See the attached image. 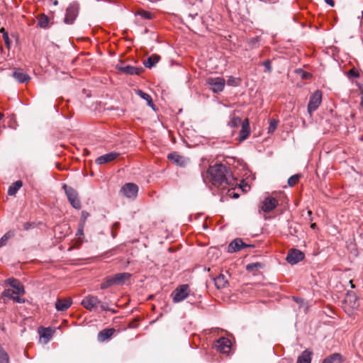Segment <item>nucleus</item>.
Masks as SVG:
<instances>
[{
  "instance_id": "1",
  "label": "nucleus",
  "mask_w": 363,
  "mask_h": 363,
  "mask_svg": "<svg viewBox=\"0 0 363 363\" xmlns=\"http://www.w3.org/2000/svg\"><path fill=\"white\" fill-rule=\"evenodd\" d=\"M207 172L210 176L213 184L215 186L225 188L226 186H233L235 184L236 179L232 174V172L222 164H216L213 166H210Z\"/></svg>"
},
{
  "instance_id": "2",
  "label": "nucleus",
  "mask_w": 363,
  "mask_h": 363,
  "mask_svg": "<svg viewBox=\"0 0 363 363\" xmlns=\"http://www.w3.org/2000/svg\"><path fill=\"white\" fill-rule=\"evenodd\" d=\"M191 290L188 284L178 286L171 294L174 303H179L185 300L190 294Z\"/></svg>"
},
{
  "instance_id": "3",
  "label": "nucleus",
  "mask_w": 363,
  "mask_h": 363,
  "mask_svg": "<svg viewBox=\"0 0 363 363\" xmlns=\"http://www.w3.org/2000/svg\"><path fill=\"white\" fill-rule=\"evenodd\" d=\"M62 189L65 190L67 199L72 206L76 209L81 208V202L79 199L77 191L65 184L62 185Z\"/></svg>"
},
{
  "instance_id": "4",
  "label": "nucleus",
  "mask_w": 363,
  "mask_h": 363,
  "mask_svg": "<svg viewBox=\"0 0 363 363\" xmlns=\"http://www.w3.org/2000/svg\"><path fill=\"white\" fill-rule=\"evenodd\" d=\"M206 84L213 93H219L224 89L225 80L223 77H210L206 79Z\"/></svg>"
},
{
  "instance_id": "5",
  "label": "nucleus",
  "mask_w": 363,
  "mask_h": 363,
  "mask_svg": "<svg viewBox=\"0 0 363 363\" xmlns=\"http://www.w3.org/2000/svg\"><path fill=\"white\" fill-rule=\"evenodd\" d=\"M100 303V299L94 295L86 296L81 303L82 306L89 311H95Z\"/></svg>"
},
{
  "instance_id": "6",
  "label": "nucleus",
  "mask_w": 363,
  "mask_h": 363,
  "mask_svg": "<svg viewBox=\"0 0 363 363\" xmlns=\"http://www.w3.org/2000/svg\"><path fill=\"white\" fill-rule=\"evenodd\" d=\"M214 347L218 352L228 354L231 350L232 343L228 338L223 337L216 341Z\"/></svg>"
},
{
  "instance_id": "7",
  "label": "nucleus",
  "mask_w": 363,
  "mask_h": 363,
  "mask_svg": "<svg viewBox=\"0 0 363 363\" xmlns=\"http://www.w3.org/2000/svg\"><path fill=\"white\" fill-rule=\"evenodd\" d=\"M322 101V92L316 90L310 97L308 104V111L311 113L315 111L320 105Z\"/></svg>"
},
{
  "instance_id": "8",
  "label": "nucleus",
  "mask_w": 363,
  "mask_h": 363,
  "mask_svg": "<svg viewBox=\"0 0 363 363\" xmlns=\"http://www.w3.org/2000/svg\"><path fill=\"white\" fill-rule=\"evenodd\" d=\"M79 12V4L72 3L69 4L66 10L65 22L67 24H72L77 18Z\"/></svg>"
},
{
  "instance_id": "9",
  "label": "nucleus",
  "mask_w": 363,
  "mask_h": 363,
  "mask_svg": "<svg viewBox=\"0 0 363 363\" xmlns=\"http://www.w3.org/2000/svg\"><path fill=\"white\" fill-rule=\"evenodd\" d=\"M305 257L303 252L297 249H291L286 256V261L291 264H296Z\"/></svg>"
},
{
  "instance_id": "10",
  "label": "nucleus",
  "mask_w": 363,
  "mask_h": 363,
  "mask_svg": "<svg viewBox=\"0 0 363 363\" xmlns=\"http://www.w3.org/2000/svg\"><path fill=\"white\" fill-rule=\"evenodd\" d=\"M121 191L125 197L135 199L138 194V187L133 183H127L122 187Z\"/></svg>"
},
{
  "instance_id": "11",
  "label": "nucleus",
  "mask_w": 363,
  "mask_h": 363,
  "mask_svg": "<svg viewBox=\"0 0 363 363\" xmlns=\"http://www.w3.org/2000/svg\"><path fill=\"white\" fill-rule=\"evenodd\" d=\"M278 205V201L273 197L266 198L262 203L260 209L265 213L271 212Z\"/></svg>"
},
{
  "instance_id": "12",
  "label": "nucleus",
  "mask_w": 363,
  "mask_h": 363,
  "mask_svg": "<svg viewBox=\"0 0 363 363\" xmlns=\"http://www.w3.org/2000/svg\"><path fill=\"white\" fill-rule=\"evenodd\" d=\"M119 155L120 154L118 152H111L109 153L98 157L96 159V163L100 165L109 163L116 160Z\"/></svg>"
},
{
  "instance_id": "13",
  "label": "nucleus",
  "mask_w": 363,
  "mask_h": 363,
  "mask_svg": "<svg viewBox=\"0 0 363 363\" xmlns=\"http://www.w3.org/2000/svg\"><path fill=\"white\" fill-rule=\"evenodd\" d=\"M167 158L177 165L182 167H184L188 162V160L186 158L177 154V152L169 153L167 156Z\"/></svg>"
},
{
  "instance_id": "14",
  "label": "nucleus",
  "mask_w": 363,
  "mask_h": 363,
  "mask_svg": "<svg viewBox=\"0 0 363 363\" xmlns=\"http://www.w3.org/2000/svg\"><path fill=\"white\" fill-rule=\"evenodd\" d=\"M345 303L352 308H357L359 306V301L356 294L354 291H348L345 298Z\"/></svg>"
},
{
  "instance_id": "15",
  "label": "nucleus",
  "mask_w": 363,
  "mask_h": 363,
  "mask_svg": "<svg viewBox=\"0 0 363 363\" xmlns=\"http://www.w3.org/2000/svg\"><path fill=\"white\" fill-rule=\"evenodd\" d=\"M72 303L71 298H57L55 303V308L57 311H65L71 306Z\"/></svg>"
},
{
  "instance_id": "16",
  "label": "nucleus",
  "mask_w": 363,
  "mask_h": 363,
  "mask_svg": "<svg viewBox=\"0 0 363 363\" xmlns=\"http://www.w3.org/2000/svg\"><path fill=\"white\" fill-rule=\"evenodd\" d=\"M247 247L242 239L237 238L233 240L228 247V252H235Z\"/></svg>"
},
{
  "instance_id": "17",
  "label": "nucleus",
  "mask_w": 363,
  "mask_h": 363,
  "mask_svg": "<svg viewBox=\"0 0 363 363\" xmlns=\"http://www.w3.org/2000/svg\"><path fill=\"white\" fill-rule=\"evenodd\" d=\"M250 123L248 118H245L242 123V128L240 131V141L245 140L250 135Z\"/></svg>"
},
{
  "instance_id": "18",
  "label": "nucleus",
  "mask_w": 363,
  "mask_h": 363,
  "mask_svg": "<svg viewBox=\"0 0 363 363\" xmlns=\"http://www.w3.org/2000/svg\"><path fill=\"white\" fill-rule=\"evenodd\" d=\"M7 281L8 284L12 287L11 289H14L17 294L23 295L25 294L24 287L18 279H8Z\"/></svg>"
},
{
  "instance_id": "19",
  "label": "nucleus",
  "mask_w": 363,
  "mask_h": 363,
  "mask_svg": "<svg viewBox=\"0 0 363 363\" xmlns=\"http://www.w3.org/2000/svg\"><path fill=\"white\" fill-rule=\"evenodd\" d=\"M117 68L121 72L131 75L140 74L142 69L141 68H138L131 65L118 66L117 67Z\"/></svg>"
},
{
  "instance_id": "20",
  "label": "nucleus",
  "mask_w": 363,
  "mask_h": 363,
  "mask_svg": "<svg viewBox=\"0 0 363 363\" xmlns=\"http://www.w3.org/2000/svg\"><path fill=\"white\" fill-rule=\"evenodd\" d=\"M116 285H121L124 284L126 281L129 280L131 274L128 272H123L116 274L113 276Z\"/></svg>"
},
{
  "instance_id": "21",
  "label": "nucleus",
  "mask_w": 363,
  "mask_h": 363,
  "mask_svg": "<svg viewBox=\"0 0 363 363\" xmlns=\"http://www.w3.org/2000/svg\"><path fill=\"white\" fill-rule=\"evenodd\" d=\"M115 331L116 330L114 328L104 329L99 332L98 335V340L100 342H104L108 339L109 337H111L113 335Z\"/></svg>"
},
{
  "instance_id": "22",
  "label": "nucleus",
  "mask_w": 363,
  "mask_h": 363,
  "mask_svg": "<svg viewBox=\"0 0 363 363\" xmlns=\"http://www.w3.org/2000/svg\"><path fill=\"white\" fill-rule=\"evenodd\" d=\"M213 281H214L216 286L218 289L225 288L228 285V281L226 277L223 274H220L217 277L214 278Z\"/></svg>"
},
{
  "instance_id": "23",
  "label": "nucleus",
  "mask_w": 363,
  "mask_h": 363,
  "mask_svg": "<svg viewBox=\"0 0 363 363\" xmlns=\"http://www.w3.org/2000/svg\"><path fill=\"white\" fill-rule=\"evenodd\" d=\"M312 352L306 350L297 359V363H311L312 359Z\"/></svg>"
},
{
  "instance_id": "24",
  "label": "nucleus",
  "mask_w": 363,
  "mask_h": 363,
  "mask_svg": "<svg viewBox=\"0 0 363 363\" xmlns=\"http://www.w3.org/2000/svg\"><path fill=\"white\" fill-rule=\"evenodd\" d=\"M343 357L340 353H334L323 359L322 363H342Z\"/></svg>"
},
{
  "instance_id": "25",
  "label": "nucleus",
  "mask_w": 363,
  "mask_h": 363,
  "mask_svg": "<svg viewBox=\"0 0 363 363\" xmlns=\"http://www.w3.org/2000/svg\"><path fill=\"white\" fill-rule=\"evenodd\" d=\"M160 60V56L157 54H153L144 62V65L146 67L151 68L154 67Z\"/></svg>"
},
{
  "instance_id": "26",
  "label": "nucleus",
  "mask_w": 363,
  "mask_h": 363,
  "mask_svg": "<svg viewBox=\"0 0 363 363\" xmlns=\"http://www.w3.org/2000/svg\"><path fill=\"white\" fill-rule=\"evenodd\" d=\"M13 77L20 83H23L30 80V77L26 74L19 70L13 73Z\"/></svg>"
},
{
  "instance_id": "27",
  "label": "nucleus",
  "mask_w": 363,
  "mask_h": 363,
  "mask_svg": "<svg viewBox=\"0 0 363 363\" xmlns=\"http://www.w3.org/2000/svg\"><path fill=\"white\" fill-rule=\"evenodd\" d=\"M22 186L23 182L21 180L15 182L9 186L8 189V194L9 196H15Z\"/></svg>"
},
{
  "instance_id": "28",
  "label": "nucleus",
  "mask_w": 363,
  "mask_h": 363,
  "mask_svg": "<svg viewBox=\"0 0 363 363\" xmlns=\"http://www.w3.org/2000/svg\"><path fill=\"white\" fill-rule=\"evenodd\" d=\"M113 285H116L113 276L106 277L104 278L100 285L101 289H108Z\"/></svg>"
},
{
  "instance_id": "29",
  "label": "nucleus",
  "mask_w": 363,
  "mask_h": 363,
  "mask_svg": "<svg viewBox=\"0 0 363 363\" xmlns=\"http://www.w3.org/2000/svg\"><path fill=\"white\" fill-rule=\"evenodd\" d=\"M137 94L140 96L142 99H145L147 101V104L149 106L153 108L154 104L152 97L148 94L143 91L142 90H138Z\"/></svg>"
},
{
  "instance_id": "30",
  "label": "nucleus",
  "mask_w": 363,
  "mask_h": 363,
  "mask_svg": "<svg viewBox=\"0 0 363 363\" xmlns=\"http://www.w3.org/2000/svg\"><path fill=\"white\" fill-rule=\"evenodd\" d=\"M49 18L45 14L40 15L38 21V26L42 28H46L48 26Z\"/></svg>"
},
{
  "instance_id": "31",
  "label": "nucleus",
  "mask_w": 363,
  "mask_h": 363,
  "mask_svg": "<svg viewBox=\"0 0 363 363\" xmlns=\"http://www.w3.org/2000/svg\"><path fill=\"white\" fill-rule=\"evenodd\" d=\"M135 16H140L144 19L151 20L154 18V14L150 11L140 9L135 13Z\"/></svg>"
},
{
  "instance_id": "32",
  "label": "nucleus",
  "mask_w": 363,
  "mask_h": 363,
  "mask_svg": "<svg viewBox=\"0 0 363 363\" xmlns=\"http://www.w3.org/2000/svg\"><path fill=\"white\" fill-rule=\"evenodd\" d=\"M15 233L13 230H9L5 233L0 239V247H3L6 245L7 241L14 236Z\"/></svg>"
},
{
  "instance_id": "33",
  "label": "nucleus",
  "mask_w": 363,
  "mask_h": 363,
  "mask_svg": "<svg viewBox=\"0 0 363 363\" xmlns=\"http://www.w3.org/2000/svg\"><path fill=\"white\" fill-rule=\"evenodd\" d=\"M241 123L242 122L240 117L233 115L230 117V121H229L228 125L232 128H237Z\"/></svg>"
},
{
  "instance_id": "34",
  "label": "nucleus",
  "mask_w": 363,
  "mask_h": 363,
  "mask_svg": "<svg viewBox=\"0 0 363 363\" xmlns=\"http://www.w3.org/2000/svg\"><path fill=\"white\" fill-rule=\"evenodd\" d=\"M301 175L300 174H296L291 177H290L288 179V184L289 186H295L299 181Z\"/></svg>"
},
{
  "instance_id": "35",
  "label": "nucleus",
  "mask_w": 363,
  "mask_h": 363,
  "mask_svg": "<svg viewBox=\"0 0 363 363\" xmlns=\"http://www.w3.org/2000/svg\"><path fill=\"white\" fill-rule=\"evenodd\" d=\"M240 82L241 80L240 78H236L233 76H230L228 79L227 84L228 86H237L240 84Z\"/></svg>"
},
{
  "instance_id": "36",
  "label": "nucleus",
  "mask_w": 363,
  "mask_h": 363,
  "mask_svg": "<svg viewBox=\"0 0 363 363\" xmlns=\"http://www.w3.org/2000/svg\"><path fill=\"white\" fill-rule=\"evenodd\" d=\"M16 295L18 294L14 289H7L3 292V296L9 299H13Z\"/></svg>"
},
{
  "instance_id": "37",
  "label": "nucleus",
  "mask_w": 363,
  "mask_h": 363,
  "mask_svg": "<svg viewBox=\"0 0 363 363\" xmlns=\"http://www.w3.org/2000/svg\"><path fill=\"white\" fill-rule=\"evenodd\" d=\"M262 265L259 262L251 263L247 265L246 269L249 272H254L259 268H262Z\"/></svg>"
},
{
  "instance_id": "38",
  "label": "nucleus",
  "mask_w": 363,
  "mask_h": 363,
  "mask_svg": "<svg viewBox=\"0 0 363 363\" xmlns=\"http://www.w3.org/2000/svg\"><path fill=\"white\" fill-rule=\"evenodd\" d=\"M0 363H9V355L2 349H0Z\"/></svg>"
},
{
  "instance_id": "39",
  "label": "nucleus",
  "mask_w": 363,
  "mask_h": 363,
  "mask_svg": "<svg viewBox=\"0 0 363 363\" xmlns=\"http://www.w3.org/2000/svg\"><path fill=\"white\" fill-rule=\"evenodd\" d=\"M52 335V331L50 328H44L40 337L49 340Z\"/></svg>"
},
{
  "instance_id": "40",
  "label": "nucleus",
  "mask_w": 363,
  "mask_h": 363,
  "mask_svg": "<svg viewBox=\"0 0 363 363\" xmlns=\"http://www.w3.org/2000/svg\"><path fill=\"white\" fill-rule=\"evenodd\" d=\"M277 125H278V121L275 119H271L270 121H269V128H268V133H273L277 127Z\"/></svg>"
},
{
  "instance_id": "41",
  "label": "nucleus",
  "mask_w": 363,
  "mask_h": 363,
  "mask_svg": "<svg viewBox=\"0 0 363 363\" xmlns=\"http://www.w3.org/2000/svg\"><path fill=\"white\" fill-rule=\"evenodd\" d=\"M102 311H111L113 313H116L117 311L116 310L110 308L106 303L101 302L99 306Z\"/></svg>"
},
{
  "instance_id": "42",
  "label": "nucleus",
  "mask_w": 363,
  "mask_h": 363,
  "mask_svg": "<svg viewBox=\"0 0 363 363\" xmlns=\"http://www.w3.org/2000/svg\"><path fill=\"white\" fill-rule=\"evenodd\" d=\"M3 39L4 40L6 47L9 50L11 48V41L9 39V34L4 33V36Z\"/></svg>"
},
{
  "instance_id": "43",
  "label": "nucleus",
  "mask_w": 363,
  "mask_h": 363,
  "mask_svg": "<svg viewBox=\"0 0 363 363\" xmlns=\"http://www.w3.org/2000/svg\"><path fill=\"white\" fill-rule=\"evenodd\" d=\"M34 227V223H25L23 224V229L25 230H30V228H33Z\"/></svg>"
},
{
  "instance_id": "44",
  "label": "nucleus",
  "mask_w": 363,
  "mask_h": 363,
  "mask_svg": "<svg viewBox=\"0 0 363 363\" xmlns=\"http://www.w3.org/2000/svg\"><path fill=\"white\" fill-rule=\"evenodd\" d=\"M263 65L265 67L267 70L270 72L272 70L271 62L269 60H266L263 62Z\"/></svg>"
},
{
  "instance_id": "45",
  "label": "nucleus",
  "mask_w": 363,
  "mask_h": 363,
  "mask_svg": "<svg viewBox=\"0 0 363 363\" xmlns=\"http://www.w3.org/2000/svg\"><path fill=\"white\" fill-rule=\"evenodd\" d=\"M13 300L17 303H24L25 302V299L23 298H21L19 297V295H16L14 296V298H13Z\"/></svg>"
},
{
  "instance_id": "46",
  "label": "nucleus",
  "mask_w": 363,
  "mask_h": 363,
  "mask_svg": "<svg viewBox=\"0 0 363 363\" xmlns=\"http://www.w3.org/2000/svg\"><path fill=\"white\" fill-rule=\"evenodd\" d=\"M349 74L357 78L359 77V73L357 70L352 69L349 71Z\"/></svg>"
},
{
  "instance_id": "47",
  "label": "nucleus",
  "mask_w": 363,
  "mask_h": 363,
  "mask_svg": "<svg viewBox=\"0 0 363 363\" xmlns=\"http://www.w3.org/2000/svg\"><path fill=\"white\" fill-rule=\"evenodd\" d=\"M228 195H229L230 197H232V198H235V199L238 198V194L234 193V191H232V190H230V189H229V190H228Z\"/></svg>"
},
{
  "instance_id": "48",
  "label": "nucleus",
  "mask_w": 363,
  "mask_h": 363,
  "mask_svg": "<svg viewBox=\"0 0 363 363\" xmlns=\"http://www.w3.org/2000/svg\"><path fill=\"white\" fill-rule=\"evenodd\" d=\"M361 94H360V105L363 106V88H361Z\"/></svg>"
},
{
  "instance_id": "49",
  "label": "nucleus",
  "mask_w": 363,
  "mask_h": 363,
  "mask_svg": "<svg viewBox=\"0 0 363 363\" xmlns=\"http://www.w3.org/2000/svg\"><path fill=\"white\" fill-rule=\"evenodd\" d=\"M83 234H84V233H83V227H82V228L78 229L77 233V235L81 236V235H83Z\"/></svg>"
},
{
  "instance_id": "50",
  "label": "nucleus",
  "mask_w": 363,
  "mask_h": 363,
  "mask_svg": "<svg viewBox=\"0 0 363 363\" xmlns=\"http://www.w3.org/2000/svg\"><path fill=\"white\" fill-rule=\"evenodd\" d=\"M325 2L332 7L335 6V2L333 0H325Z\"/></svg>"
},
{
  "instance_id": "51",
  "label": "nucleus",
  "mask_w": 363,
  "mask_h": 363,
  "mask_svg": "<svg viewBox=\"0 0 363 363\" xmlns=\"http://www.w3.org/2000/svg\"><path fill=\"white\" fill-rule=\"evenodd\" d=\"M0 33H1L3 34V37L4 36V33H8V32L4 28H1L0 29Z\"/></svg>"
},
{
  "instance_id": "52",
  "label": "nucleus",
  "mask_w": 363,
  "mask_h": 363,
  "mask_svg": "<svg viewBox=\"0 0 363 363\" xmlns=\"http://www.w3.org/2000/svg\"><path fill=\"white\" fill-rule=\"evenodd\" d=\"M266 2L270 3V4H274L278 1V0H265Z\"/></svg>"
},
{
  "instance_id": "53",
  "label": "nucleus",
  "mask_w": 363,
  "mask_h": 363,
  "mask_svg": "<svg viewBox=\"0 0 363 363\" xmlns=\"http://www.w3.org/2000/svg\"><path fill=\"white\" fill-rule=\"evenodd\" d=\"M316 226H317V225H316V224H315V223H311V228L312 229H315Z\"/></svg>"
},
{
  "instance_id": "54",
  "label": "nucleus",
  "mask_w": 363,
  "mask_h": 363,
  "mask_svg": "<svg viewBox=\"0 0 363 363\" xmlns=\"http://www.w3.org/2000/svg\"><path fill=\"white\" fill-rule=\"evenodd\" d=\"M87 216H88L87 213H86L84 211L82 212V216L84 218V219L86 218Z\"/></svg>"
},
{
  "instance_id": "55",
  "label": "nucleus",
  "mask_w": 363,
  "mask_h": 363,
  "mask_svg": "<svg viewBox=\"0 0 363 363\" xmlns=\"http://www.w3.org/2000/svg\"><path fill=\"white\" fill-rule=\"evenodd\" d=\"M361 18H362V20H361V23H361V25H362V24H363V11L362 12V16H361Z\"/></svg>"
},
{
  "instance_id": "56",
  "label": "nucleus",
  "mask_w": 363,
  "mask_h": 363,
  "mask_svg": "<svg viewBox=\"0 0 363 363\" xmlns=\"http://www.w3.org/2000/svg\"><path fill=\"white\" fill-rule=\"evenodd\" d=\"M350 283L351 284V287L354 288V285L352 283V281H350Z\"/></svg>"
},
{
  "instance_id": "57",
  "label": "nucleus",
  "mask_w": 363,
  "mask_h": 363,
  "mask_svg": "<svg viewBox=\"0 0 363 363\" xmlns=\"http://www.w3.org/2000/svg\"><path fill=\"white\" fill-rule=\"evenodd\" d=\"M3 116L4 115L1 113H0V121L2 119Z\"/></svg>"
},
{
  "instance_id": "58",
  "label": "nucleus",
  "mask_w": 363,
  "mask_h": 363,
  "mask_svg": "<svg viewBox=\"0 0 363 363\" xmlns=\"http://www.w3.org/2000/svg\"><path fill=\"white\" fill-rule=\"evenodd\" d=\"M308 214L311 216V214H312V212H311V211H308Z\"/></svg>"
},
{
  "instance_id": "59",
  "label": "nucleus",
  "mask_w": 363,
  "mask_h": 363,
  "mask_svg": "<svg viewBox=\"0 0 363 363\" xmlns=\"http://www.w3.org/2000/svg\"><path fill=\"white\" fill-rule=\"evenodd\" d=\"M295 300H296V302H299L301 301V299L297 298H296Z\"/></svg>"
}]
</instances>
